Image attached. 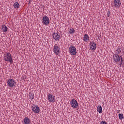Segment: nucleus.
<instances>
[{"mask_svg":"<svg viewBox=\"0 0 124 124\" xmlns=\"http://www.w3.org/2000/svg\"><path fill=\"white\" fill-rule=\"evenodd\" d=\"M83 40L85 42H89V40H90V37H89V35L87 34H84Z\"/></svg>","mask_w":124,"mask_h":124,"instance_id":"14","label":"nucleus"},{"mask_svg":"<svg viewBox=\"0 0 124 124\" xmlns=\"http://www.w3.org/2000/svg\"><path fill=\"white\" fill-rule=\"evenodd\" d=\"M121 0H114L113 6L116 8H118L121 5Z\"/></svg>","mask_w":124,"mask_h":124,"instance_id":"10","label":"nucleus"},{"mask_svg":"<svg viewBox=\"0 0 124 124\" xmlns=\"http://www.w3.org/2000/svg\"><path fill=\"white\" fill-rule=\"evenodd\" d=\"M8 87L10 88H13L14 87H16V82L14 79H9L7 82Z\"/></svg>","mask_w":124,"mask_h":124,"instance_id":"3","label":"nucleus"},{"mask_svg":"<svg viewBox=\"0 0 124 124\" xmlns=\"http://www.w3.org/2000/svg\"><path fill=\"white\" fill-rule=\"evenodd\" d=\"M97 111L99 114H101L102 113V107L101 106H98L97 108Z\"/></svg>","mask_w":124,"mask_h":124,"instance_id":"17","label":"nucleus"},{"mask_svg":"<svg viewBox=\"0 0 124 124\" xmlns=\"http://www.w3.org/2000/svg\"><path fill=\"white\" fill-rule=\"evenodd\" d=\"M118 116H119V120H121V121H122V120H124V114L123 113L119 114Z\"/></svg>","mask_w":124,"mask_h":124,"instance_id":"20","label":"nucleus"},{"mask_svg":"<svg viewBox=\"0 0 124 124\" xmlns=\"http://www.w3.org/2000/svg\"><path fill=\"white\" fill-rule=\"evenodd\" d=\"M47 99L49 102H54L56 100V96L51 93H48L47 95Z\"/></svg>","mask_w":124,"mask_h":124,"instance_id":"8","label":"nucleus"},{"mask_svg":"<svg viewBox=\"0 0 124 124\" xmlns=\"http://www.w3.org/2000/svg\"><path fill=\"white\" fill-rule=\"evenodd\" d=\"M42 23L44 25H49V23H50L49 17L47 16H44L43 17Z\"/></svg>","mask_w":124,"mask_h":124,"instance_id":"9","label":"nucleus"},{"mask_svg":"<svg viewBox=\"0 0 124 124\" xmlns=\"http://www.w3.org/2000/svg\"><path fill=\"white\" fill-rule=\"evenodd\" d=\"M13 6L15 8L18 9L20 7V4H19V2L16 1L14 4Z\"/></svg>","mask_w":124,"mask_h":124,"instance_id":"16","label":"nucleus"},{"mask_svg":"<svg viewBox=\"0 0 124 124\" xmlns=\"http://www.w3.org/2000/svg\"><path fill=\"white\" fill-rule=\"evenodd\" d=\"M113 61L116 63H118L119 62V64L122 66L123 64V62L124 60H123V57L122 56H119V54H113Z\"/></svg>","mask_w":124,"mask_h":124,"instance_id":"1","label":"nucleus"},{"mask_svg":"<svg viewBox=\"0 0 124 124\" xmlns=\"http://www.w3.org/2000/svg\"><path fill=\"white\" fill-rule=\"evenodd\" d=\"M31 108L33 112L35 114H39L40 112V108H39V107L37 105L32 104Z\"/></svg>","mask_w":124,"mask_h":124,"instance_id":"4","label":"nucleus"},{"mask_svg":"<svg viewBox=\"0 0 124 124\" xmlns=\"http://www.w3.org/2000/svg\"><path fill=\"white\" fill-rule=\"evenodd\" d=\"M70 105L71 106V107L74 109L78 108V102L74 99H72L70 101Z\"/></svg>","mask_w":124,"mask_h":124,"instance_id":"6","label":"nucleus"},{"mask_svg":"<svg viewBox=\"0 0 124 124\" xmlns=\"http://www.w3.org/2000/svg\"><path fill=\"white\" fill-rule=\"evenodd\" d=\"M23 124H31V119L28 117H25L23 119Z\"/></svg>","mask_w":124,"mask_h":124,"instance_id":"13","label":"nucleus"},{"mask_svg":"<svg viewBox=\"0 0 124 124\" xmlns=\"http://www.w3.org/2000/svg\"><path fill=\"white\" fill-rule=\"evenodd\" d=\"M69 53L72 56H75L77 54V51L76 50V47L74 46H70L69 47Z\"/></svg>","mask_w":124,"mask_h":124,"instance_id":"5","label":"nucleus"},{"mask_svg":"<svg viewBox=\"0 0 124 124\" xmlns=\"http://www.w3.org/2000/svg\"><path fill=\"white\" fill-rule=\"evenodd\" d=\"M74 32H75V30H74V29H73V28L70 29V33L71 34L74 33Z\"/></svg>","mask_w":124,"mask_h":124,"instance_id":"21","label":"nucleus"},{"mask_svg":"<svg viewBox=\"0 0 124 124\" xmlns=\"http://www.w3.org/2000/svg\"><path fill=\"white\" fill-rule=\"evenodd\" d=\"M29 97L30 99H31V100H32L34 98V94L33 93H31L29 94Z\"/></svg>","mask_w":124,"mask_h":124,"instance_id":"19","label":"nucleus"},{"mask_svg":"<svg viewBox=\"0 0 124 124\" xmlns=\"http://www.w3.org/2000/svg\"><path fill=\"white\" fill-rule=\"evenodd\" d=\"M120 53H122V48H118L115 51V55H118H118H120Z\"/></svg>","mask_w":124,"mask_h":124,"instance_id":"18","label":"nucleus"},{"mask_svg":"<svg viewBox=\"0 0 124 124\" xmlns=\"http://www.w3.org/2000/svg\"><path fill=\"white\" fill-rule=\"evenodd\" d=\"M100 124H108L107 122H106V121H102L100 122Z\"/></svg>","mask_w":124,"mask_h":124,"instance_id":"22","label":"nucleus"},{"mask_svg":"<svg viewBox=\"0 0 124 124\" xmlns=\"http://www.w3.org/2000/svg\"><path fill=\"white\" fill-rule=\"evenodd\" d=\"M90 47L92 51H94L96 49V44L93 42H91Z\"/></svg>","mask_w":124,"mask_h":124,"instance_id":"11","label":"nucleus"},{"mask_svg":"<svg viewBox=\"0 0 124 124\" xmlns=\"http://www.w3.org/2000/svg\"><path fill=\"white\" fill-rule=\"evenodd\" d=\"M4 59L5 62H9L11 64L13 63L12 55H11L10 52H6V54L4 55Z\"/></svg>","mask_w":124,"mask_h":124,"instance_id":"2","label":"nucleus"},{"mask_svg":"<svg viewBox=\"0 0 124 124\" xmlns=\"http://www.w3.org/2000/svg\"><path fill=\"white\" fill-rule=\"evenodd\" d=\"M60 50H61V47H60V46H58L57 45H55L53 48V52L56 55V56H59V53L60 52Z\"/></svg>","mask_w":124,"mask_h":124,"instance_id":"7","label":"nucleus"},{"mask_svg":"<svg viewBox=\"0 0 124 124\" xmlns=\"http://www.w3.org/2000/svg\"><path fill=\"white\" fill-rule=\"evenodd\" d=\"M53 39H55L56 41H58L60 40V38L61 37V36L60 35V34L57 33H54L52 35Z\"/></svg>","mask_w":124,"mask_h":124,"instance_id":"12","label":"nucleus"},{"mask_svg":"<svg viewBox=\"0 0 124 124\" xmlns=\"http://www.w3.org/2000/svg\"><path fill=\"white\" fill-rule=\"evenodd\" d=\"M107 16H108V17H109L110 16V12H108V13L107 14Z\"/></svg>","mask_w":124,"mask_h":124,"instance_id":"23","label":"nucleus"},{"mask_svg":"<svg viewBox=\"0 0 124 124\" xmlns=\"http://www.w3.org/2000/svg\"><path fill=\"white\" fill-rule=\"evenodd\" d=\"M1 28L3 31H4V32H6V31H8V28H7V27H6L5 25H2Z\"/></svg>","mask_w":124,"mask_h":124,"instance_id":"15","label":"nucleus"}]
</instances>
